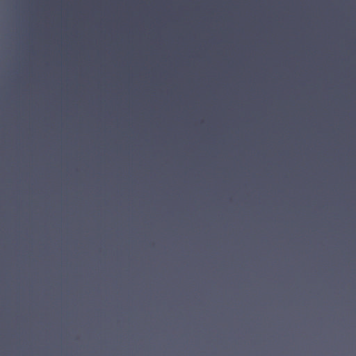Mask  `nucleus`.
Returning a JSON list of instances; mask_svg holds the SVG:
<instances>
[{"mask_svg": "<svg viewBox=\"0 0 356 356\" xmlns=\"http://www.w3.org/2000/svg\"><path fill=\"white\" fill-rule=\"evenodd\" d=\"M151 94H152V143H154V123L156 122V84H151ZM154 146V144H152ZM152 159H154V147H152Z\"/></svg>", "mask_w": 356, "mask_h": 356, "instance_id": "nucleus-2", "label": "nucleus"}, {"mask_svg": "<svg viewBox=\"0 0 356 356\" xmlns=\"http://www.w3.org/2000/svg\"><path fill=\"white\" fill-rule=\"evenodd\" d=\"M151 84H156V0H151Z\"/></svg>", "mask_w": 356, "mask_h": 356, "instance_id": "nucleus-1", "label": "nucleus"}]
</instances>
